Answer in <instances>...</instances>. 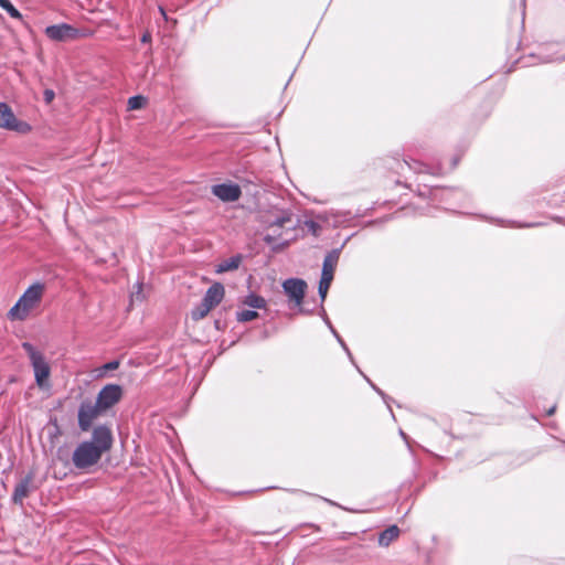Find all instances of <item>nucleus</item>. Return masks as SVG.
Segmentation results:
<instances>
[{
	"label": "nucleus",
	"instance_id": "nucleus-11",
	"mask_svg": "<svg viewBox=\"0 0 565 565\" xmlns=\"http://www.w3.org/2000/svg\"><path fill=\"white\" fill-rule=\"evenodd\" d=\"M224 294L225 290L223 285L215 282L206 290L202 300L213 309L223 300Z\"/></svg>",
	"mask_w": 565,
	"mask_h": 565
},
{
	"label": "nucleus",
	"instance_id": "nucleus-2",
	"mask_svg": "<svg viewBox=\"0 0 565 565\" xmlns=\"http://www.w3.org/2000/svg\"><path fill=\"white\" fill-rule=\"evenodd\" d=\"M44 294V285L35 282L31 285L23 295L19 298L17 303L9 310L8 318L12 321L25 320L32 310L39 307Z\"/></svg>",
	"mask_w": 565,
	"mask_h": 565
},
{
	"label": "nucleus",
	"instance_id": "nucleus-10",
	"mask_svg": "<svg viewBox=\"0 0 565 565\" xmlns=\"http://www.w3.org/2000/svg\"><path fill=\"white\" fill-rule=\"evenodd\" d=\"M35 490L33 484V475L29 473L25 476L20 482L17 483L12 500L14 503L22 504L24 499L29 497V494Z\"/></svg>",
	"mask_w": 565,
	"mask_h": 565
},
{
	"label": "nucleus",
	"instance_id": "nucleus-7",
	"mask_svg": "<svg viewBox=\"0 0 565 565\" xmlns=\"http://www.w3.org/2000/svg\"><path fill=\"white\" fill-rule=\"evenodd\" d=\"M122 397V388L117 384H107L105 385L96 397V403L98 406L106 412L116 405Z\"/></svg>",
	"mask_w": 565,
	"mask_h": 565
},
{
	"label": "nucleus",
	"instance_id": "nucleus-13",
	"mask_svg": "<svg viewBox=\"0 0 565 565\" xmlns=\"http://www.w3.org/2000/svg\"><path fill=\"white\" fill-rule=\"evenodd\" d=\"M399 529L397 525H391L384 531H382L379 535V545L383 547H387L392 542H394L399 536Z\"/></svg>",
	"mask_w": 565,
	"mask_h": 565
},
{
	"label": "nucleus",
	"instance_id": "nucleus-29",
	"mask_svg": "<svg viewBox=\"0 0 565 565\" xmlns=\"http://www.w3.org/2000/svg\"><path fill=\"white\" fill-rule=\"evenodd\" d=\"M159 10H160V14H162V17H163L164 19H167V14H166L164 9H163L162 7H160V8H159Z\"/></svg>",
	"mask_w": 565,
	"mask_h": 565
},
{
	"label": "nucleus",
	"instance_id": "nucleus-22",
	"mask_svg": "<svg viewBox=\"0 0 565 565\" xmlns=\"http://www.w3.org/2000/svg\"><path fill=\"white\" fill-rule=\"evenodd\" d=\"M305 225L315 236L319 235L320 225L318 223L315 221H306Z\"/></svg>",
	"mask_w": 565,
	"mask_h": 565
},
{
	"label": "nucleus",
	"instance_id": "nucleus-26",
	"mask_svg": "<svg viewBox=\"0 0 565 565\" xmlns=\"http://www.w3.org/2000/svg\"><path fill=\"white\" fill-rule=\"evenodd\" d=\"M150 40H151V36H150L149 33L143 34L142 38H141V42H143V43H147Z\"/></svg>",
	"mask_w": 565,
	"mask_h": 565
},
{
	"label": "nucleus",
	"instance_id": "nucleus-20",
	"mask_svg": "<svg viewBox=\"0 0 565 565\" xmlns=\"http://www.w3.org/2000/svg\"><path fill=\"white\" fill-rule=\"evenodd\" d=\"M0 7L6 10L12 18L21 19L20 12L9 0H0Z\"/></svg>",
	"mask_w": 565,
	"mask_h": 565
},
{
	"label": "nucleus",
	"instance_id": "nucleus-5",
	"mask_svg": "<svg viewBox=\"0 0 565 565\" xmlns=\"http://www.w3.org/2000/svg\"><path fill=\"white\" fill-rule=\"evenodd\" d=\"M0 128L19 134H28L31 131V126L25 121L19 120L10 106L6 103H0Z\"/></svg>",
	"mask_w": 565,
	"mask_h": 565
},
{
	"label": "nucleus",
	"instance_id": "nucleus-9",
	"mask_svg": "<svg viewBox=\"0 0 565 565\" xmlns=\"http://www.w3.org/2000/svg\"><path fill=\"white\" fill-rule=\"evenodd\" d=\"M212 193L224 202H234L239 199L242 191L235 183H221L212 186Z\"/></svg>",
	"mask_w": 565,
	"mask_h": 565
},
{
	"label": "nucleus",
	"instance_id": "nucleus-27",
	"mask_svg": "<svg viewBox=\"0 0 565 565\" xmlns=\"http://www.w3.org/2000/svg\"><path fill=\"white\" fill-rule=\"evenodd\" d=\"M264 239L268 244H271L274 242V237L271 235H266Z\"/></svg>",
	"mask_w": 565,
	"mask_h": 565
},
{
	"label": "nucleus",
	"instance_id": "nucleus-21",
	"mask_svg": "<svg viewBox=\"0 0 565 565\" xmlns=\"http://www.w3.org/2000/svg\"><path fill=\"white\" fill-rule=\"evenodd\" d=\"M146 105V98L143 96H132L128 99L129 109H140Z\"/></svg>",
	"mask_w": 565,
	"mask_h": 565
},
{
	"label": "nucleus",
	"instance_id": "nucleus-14",
	"mask_svg": "<svg viewBox=\"0 0 565 565\" xmlns=\"http://www.w3.org/2000/svg\"><path fill=\"white\" fill-rule=\"evenodd\" d=\"M242 305L254 309H265L267 306V301L264 297L250 292L242 299Z\"/></svg>",
	"mask_w": 565,
	"mask_h": 565
},
{
	"label": "nucleus",
	"instance_id": "nucleus-15",
	"mask_svg": "<svg viewBox=\"0 0 565 565\" xmlns=\"http://www.w3.org/2000/svg\"><path fill=\"white\" fill-rule=\"evenodd\" d=\"M241 262H242V258L238 255L233 256L228 259H225L216 266V273L221 274V273L237 269Z\"/></svg>",
	"mask_w": 565,
	"mask_h": 565
},
{
	"label": "nucleus",
	"instance_id": "nucleus-28",
	"mask_svg": "<svg viewBox=\"0 0 565 565\" xmlns=\"http://www.w3.org/2000/svg\"><path fill=\"white\" fill-rule=\"evenodd\" d=\"M555 406H552L548 411H547V415L551 416L552 414H554L555 412Z\"/></svg>",
	"mask_w": 565,
	"mask_h": 565
},
{
	"label": "nucleus",
	"instance_id": "nucleus-18",
	"mask_svg": "<svg viewBox=\"0 0 565 565\" xmlns=\"http://www.w3.org/2000/svg\"><path fill=\"white\" fill-rule=\"evenodd\" d=\"M291 221L290 212H282L281 215L277 216L269 223V227H282L285 224Z\"/></svg>",
	"mask_w": 565,
	"mask_h": 565
},
{
	"label": "nucleus",
	"instance_id": "nucleus-24",
	"mask_svg": "<svg viewBox=\"0 0 565 565\" xmlns=\"http://www.w3.org/2000/svg\"><path fill=\"white\" fill-rule=\"evenodd\" d=\"M43 97L46 104H50L53 102L55 94L52 89H45L43 93Z\"/></svg>",
	"mask_w": 565,
	"mask_h": 565
},
{
	"label": "nucleus",
	"instance_id": "nucleus-3",
	"mask_svg": "<svg viewBox=\"0 0 565 565\" xmlns=\"http://www.w3.org/2000/svg\"><path fill=\"white\" fill-rule=\"evenodd\" d=\"M23 350L26 352L31 366L34 372L35 383L40 388H47L50 386L49 379L51 375V367L42 352L36 350L31 343L23 342Z\"/></svg>",
	"mask_w": 565,
	"mask_h": 565
},
{
	"label": "nucleus",
	"instance_id": "nucleus-12",
	"mask_svg": "<svg viewBox=\"0 0 565 565\" xmlns=\"http://www.w3.org/2000/svg\"><path fill=\"white\" fill-rule=\"evenodd\" d=\"M340 258V249H332L327 254L322 265L321 276L329 277L333 279L334 270L337 268L338 262Z\"/></svg>",
	"mask_w": 565,
	"mask_h": 565
},
{
	"label": "nucleus",
	"instance_id": "nucleus-19",
	"mask_svg": "<svg viewBox=\"0 0 565 565\" xmlns=\"http://www.w3.org/2000/svg\"><path fill=\"white\" fill-rule=\"evenodd\" d=\"M332 280H333L332 278L321 276L320 281H319L318 291H319V296L321 297L322 300L326 299Z\"/></svg>",
	"mask_w": 565,
	"mask_h": 565
},
{
	"label": "nucleus",
	"instance_id": "nucleus-17",
	"mask_svg": "<svg viewBox=\"0 0 565 565\" xmlns=\"http://www.w3.org/2000/svg\"><path fill=\"white\" fill-rule=\"evenodd\" d=\"M259 317L255 310L243 309L236 312V320L238 322H248Z\"/></svg>",
	"mask_w": 565,
	"mask_h": 565
},
{
	"label": "nucleus",
	"instance_id": "nucleus-25",
	"mask_svg": "<svg viewBox=\"0 0 565 565\" xmlns=\"http://www.w3.org/2000/svg\"><path fill=\"white\" fill-rule=\"evenodd\" d=\"M332 332L334 333V335L337 337L338 341L340 342V344L342 345V348L348 352L349 355L350 352H349V349L348 347L345 345V343L342 341V339L337 334V332L331 328Z\"/></svg>",
	"mask_w": 565,
	"mask_h": 565
},
{
	"label": "nucleus",
	"instance_id": "nucleus-1",
	"mask_svg": "<svg viewBox=\"0 0 565 565\" xmlns=\"http://www.w3.org/2000/svg\"><path fill=\"white\" fill-rule=\"evenodd\" d=\"M111 445V430L105 425H99L94 428L90 440L83 441L75 448L72 461L77 469H87L96 465Z\"/></svg>",
	"mask_w": 565,
	"mask_h": 565
},
{
	"label": "nucleus",
	"instance_id": "nucleus-6",
	"mask_svg": "<svg viewBox=\"0 0 565 565\" xmlns=\"http://www.w3.org/2000/svg\"><path fill=\"white\" fill-rule=\"evenodd\" d=\"M45 35L55 42H67L79 36V30L67 23L49 25L44 30Z\"/></svg>",
	"mask_w": 565,
	"mask_h": 565
},
{
	"label": "nucleus",
	"instance_id": "nucleus-23",
	"mask_svg": "<svg viewBox=\"0 0 565 565\" xmlns=\"http://www.w3.org/2000/svg\"><path fill=\"white\" fill-rule=\"evenodd\" d=\"M119 366V361L115 360V361H110L108 363H105L100 371L103 372H107V371H114V370H117Z\"/></svg>",
	"mask_w": 565,
	"mask_h": 565
},
{
	"label": "nucleus",
	"instance_id": "nucleus-4",
	"mask_svg": "<svg viewBox=\"0 0 565 565\" xmlns=\"http://www.w3.org/2000/svg\"><path fill=\"white\" fill-rule=\"evenodd\" d=\"M104 411L96 402L85 399L81 403L78 408V427L82 431H88L94 423Z\"/></svg>",
	"mask_w": 565,
	"mask_h": 565
},
{
	"label": "nucleus",
	"instance_id": "nucleus-8",
	"mask_svg": "<svg viewBox=\"0 0 565 565\" xmlns=\"http://www.w3.org/2000/svg\"><path fill=\"white\" fill-rule=\"evenodd\" d=\"M285 294L288 296L290 301H294L296 306H300L303 301V297L307 289V284L300 278H289L282 282Z\"/></svg>",
	"mask_w": 565,
	"mask_h": 565
},
{
	"label": "nucleus",
	"instance_id": "nucleus-16",
	"mask_svg": "<svg viewBox=\"0 0 565 565\" xmlns=\"http://www.w3.org/2000/svg\"><path fill=\"white\" fill-rule=\"evenodd\" d=\"M211 310H212V307H210L207 303H205L202 300L200 305H198L195 308L192 309L191 317L193 320H201L204 317H206Z\"/></svg>",
	"mask_w": 565,
	"mask_h": 565
}]
</instances>
